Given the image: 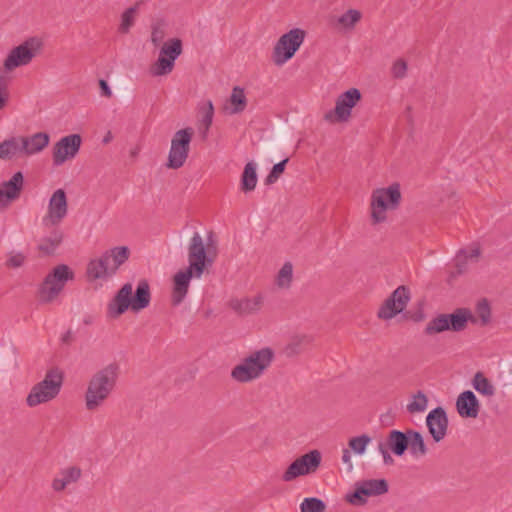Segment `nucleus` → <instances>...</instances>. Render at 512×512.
Returning a JSON list of instances; mask_svg holds the SVG:
<instances>
[{
	"label": "nucleus",
	"mask_w": 512,
	"mask_h": 512,
	"mask_svg": "<svg viewBox=\"0 0 512 512\" xmlns=\"http://www.w3.org/2000/svg\"><path fill=\"white\" fill-rule=\"evenodd\" d=\"M119 377V366L110 363L96 371L89 379L84 392L85 409L96 412L105 406L115 391Z\"/></svg>",
	"instance_id": "f257e3e1"
},
{
	"label": "nucleus",
	"mask_w": 512,
	"mask_h": 512,
	"mask_svg": "<svg viewBox=\"0 0 512 512\" xmlns=\"http://www.w3.org/2000/svg\"><path fill=\"white\" fill-rule=\"evenodd\" d=\"M150 299L149 285L146 281L139 282L134 296L132 284L126 283L108 303L107 316L117 319L128 309L138 312L149 305Z\"/></svg>",
	"instance_id": "f03ea898"
},
{
	"label": "nucleus",
	"mask_w": 512,
	"mask_h": 512,
	"mask_svg": "<svg viewBox=\"0 0 512 512\" xmlns=\"http://www.w3.org/2000/svg\"><path fill=\"white\" fill-rule=\"evenodd\" d=\"M402 201L401 185L393 182L372 190L369 198V217L373 225L385 223L388 214L397 210Z\"/></svg>",
	"instance_id": "7ed1b4c3"
},
{
	"label": "nucleus",
	"mask_w": 512,
	"mask_h": 512,
	"mask_svg": "<svg viewBox=\"0 0 512 512\" xmlns=\"http://www.w3.org/2000/svg\"><path fill=\"white\" fill-rule=\"evenodd\" d=\"M274 353L270 348H262L250 353L231 370V378L238 383H249L260 378L271 365Z\"/></svg>",
	"instance_id": "20e7f679"
},
{
	"label": "nucleus",
	"mask_w": 512,
	"mask_h": 512,
	"mask_svg": "<svg viewBox=\"0 0 512 512\" xmlns=\"http://www.w3.org/2000/svg\"><path fill=\"white\" fill-rule=\"evenodd\" d=\"M63 385V373L58 368L48 370L40 382L36 383L26 397L29 407H36L53 401L59 395Z\"/></svg>",
	"instance_id": "39448f33"
},
{
	"label": "nucleus",
	"mask_w": 512,
	"mask_h": 512,
	"mask_svg": "<svg viewBox=\"0 0 512 512\" xmlns=\"http://www.w3.org/2000/svg\"><path fill=\"white\" fill-rule=\"evenodd\" d=\"M307 31L300 27H294L283 33L274 43L271 60L277 67L288 63L304 44Z\"/></svg>",
	"instance_id": "423d86ee"
},
{
	"label": "nucleus",
	"mask_w": 512,
	"mask_h": 512,
	"mask_svg": "<svg viewBox=\"0 0 512 512\" xmlns=\"http://www.w3.org/2000/svg\"><path fill=\"white\" fill-rule=\"evenodd\" d=\"M183 44L179 38H170L160 45L157 60L151 64L149 73L153 77H161L170 74L175 61L182 54Z\"/></svg>",
	"instance_id": "0eeeda50"
},
{
	"label": "nucleus",
	"mask_w": 512,
	"mask_h": 512,
	"mask_svg": "<svg viewBox=\"0 0 512 512\" xmlns=\"http://www.w3.org/2000/svg\"><path fill=\"white\" fill-rule=\"evenodd\" d=\"M74 278V273L65 264L56 266L44 279L39 297L43 302H51L61 293L66 283Z\"/></svg>",
	"instance_id": "6e6552de"
},
{
	"label": "nucleus",
	"mask_w": 512,
	"mask_h": 512,
	"mask_svg": "<svg viewBox=\"0 0 512 512\" xmlns=\"http://www.w3.org/2000/svg\"><path fill=\"white\" fill-rule=\"evenodd\" d=\"M194 135L191 127L176 131L171 139L166 167L179 169L184 166L190 152V144Z\"/></svg>",
	"instance_id": "1a4fd4ad"
},
{
	"label": "nucleus",
	"mask_w": 512,
	"mask_h": 512,
	"mask_svg": "<svg viewBox=\"0 0 512 512\" xmlns=\"http://www.w3.org/2000/svg\"><path fill=\"white\" fill-rule=\"evenodd\" d=\"M69 205L66 191L58 188L49 197L45 214L41 224L45 229L59 227L68 216Z\"/></svg>",
	"instance_id": "9d476101"
},
{
	"label": "nucleus",
	"mask_w": 512,
	"mask_h": 512,
	"mask_svg": "<svg viewBox=\"0 0 512 512\" xmlns=\"http://www.w3.org/2000/svg\"><path fill=\"white\" fill-rule=\"evenodd\" d=\"M361 97V92L357 88H350L341 93L336 98L334 109L325 113L324 120L329 123L347 122L351 117L353 108L360 102Z\"/></svg>",
	"instance_id": "9b49d317"
},
{
	"label": "nucleus",
	"mask_w": 512,
	"mask_h": 512,
	"mask_svg": "<svg viewBox=\"0 0 512 512\" xmlns=\"http://www.w3.org/2000/svg\"><path fill=\"white\" fill-rule=\"evenodd\" d=\"M188 268L194 271V277L200 278L207 266L213 263L200 233L195 232L188 245Z\"/></svg>",
	"instance_id": "f8f14e48"
},
{
	"label": "nucleus",
	"mask_w": 512,
	"mask_h": 512,
	"mask_svg": "<svg viewBox=\"0 0 512 512\" xmlns=\"http://www.w3.org/2000/svg\"><path fill=\"white\" fill-rule=\"evenodd\" d=\"M40 47L41 42L38 39L32 38L13 48L4 61V69L6 71H13L18 67L28 65L38 54Z\"/></svg>",
	"instance_id": "ddd939ff"
},
{
	"label": "nucleus",
	"mask_w": 512,
	"mask_h": 512,
	"mask_svg": "<svg viewBox=\"0 0 512 512\" xmlns=\"http://www.w3.org/2000/svg\"><path fill=\"white\" fill-rule=\"evenodd\" d=\"M321 463V453L312 450L293 461L282 475L285 482L315 472Z\"/></svg>",
	"instance_id": "4468645a"
},
{
	"label": "nucleus",
	"mask_w": 512,
	"mask_h": 512,
	"mask_svg": "<svg viewBox=\"0 0 512 512\" xmlns=\"http://www.w3.org/2000/svg\"><path fill=\"white\" fill-rule=\"evenodd\" d=\"M82 144L79 134H70L60 138L52 148V162L54 166H61L73 160L78 154Z\"/></svg>",
	"instance_id": "2eb2a0df"
},
{
	"label": "nucleus",
	"mask_w": 512,
	"mask_h": 512,
	"mask_svg": "<svg viewBox=\"0 0 512 512\" xmlns=\"http://www.w3.org/2000/svg\"><path fill=\"white\" fill-rule=\"evenodd\" d=\"M410 300V291L405 286H399L380 306L377 316L382 320H391L401 313Z\"/></svg>",
	"instance_id": "dca6fc26"
},
{
	"label": "nucleus",
	"mask_w": 512,
	"mask_h": 512,
	"mask_svg": "<svg viewBox=\"0 0 512 512\" xmlns=\"http://www.w3.org/2000/svg\"><path fill=\"white\" fill-rule=\"evenodd\" d=\"M24 183V175L21 171L15 172L10 179L0 183V212L6 211L19 200Z\"/></svg>",
	"instance_id": "f3484780"
},
{
	"label": "nucleus",
	"mask_w": 512,
	"mask_h": 512,
	"mask_svg": "<svg viewBox=\"0 0 512 512\" xmlns=\"http://www.w3.org/2000/svg\"><path fill=\"white\" fill-rule=\"evenodd\" d=\"M387 491L388 484L384 479L365 480L356 485L349 501L353 504L364 503L368 497L382 495Z\"/></svg>",
	"instance_id": "a211bd4d"
},
{
	"label": "nucleus",
	"mask_w": 512,
	"mask_h": 512,
	"mask_svg": "<svg viewBox=\"0 0 512 512\" xmlns=\"http://www.w3.org/2000/svg\"><path fill=\"white\" fill-rule=\"evenodd\" d=\"M82 476L80 467L71 465L61 468L51 481V488L54 492L60 493L70 486L76 484Z\"/></svg>",
	"instance_id": "6ab92c4d"
},
{
	"label": "nucleus",
	"mask_w": 512,
	"mask_h": 512,
	"mask_svg": "<svg viewBox=\"0 0 512 512\" xmlns=\"http://www.w3.org/2000/svg\"><path fill=\"white\" fill-rule=\"evenodd\" d=\"M426 425L434 441H441L446 435L448 426V419L444 409L438 407L431 410L426 417Z\"/></svg>",
	"instance_id": "aec40b11"
},
{
	"label": "nucleus",
	"mask_w": 512,
	"mask_h": 512,
	"mask_svg": "<svg viewBox=\"0 0 512 512\" xmlns=\"http://www.w3.org/2000/svg\"><path fill=\"white\" fill-rule=\"evenodd\" d=\"M456 410L462 418H477L480 412V402L476 395L466 390L456 399Z\"/></svg>",
	"instance_id": "412c9836"
},
{
	"label": "nucleus",
	"mask_w": 512,
	"mask_h": 512,
	"mask_svg": "<svg viewBox=\"0 0 512 512\" xmlns=\"http://www.w3.org/2000/svg\"><path fill=\"white\" fill-rule=\"evenodd\" d=\"M21 139L22 154L32 156L41 153L50 143V136L46 132H37L29 136H19Z\"/></svg>",
	"instance_id": "4be33fe9"
},
{
	"label": "nucleus",
	"mask_w": 512,
	"mask_h": 512,
	"mask_svg": "<svg viewBox=\"0 0 512 512\" xmlns=\"http://www.w3.org/2000/svg\"><path fill=\"white\" fill-rule=\"evenodd\" d=\"M362 19V13L358 9H348L340 15L331 17L332 26L341 33L352 32Z\"/></svg>",
	"instance_id": "5701e85b"
},
{
	"label": "nucleus",
	"mask_w": 512,
	"mask_h": 512,
	"mask_svg": "<svg viewBox=\"0 0 512 512\" xmlns=\"http://www.w3.org/2000/svg\"><path fill=\"white\" fill-rule=\"evenodd\" d=\"M480 254V248L477 245H472L460 250L454 258L455 267L457 269L456 274L466 272L472 264L477 263Z\"/></svg>",
	"instance_id": "b1692460"
},
{
	"label": "nucleus",
	"mask_w": 512,
	"mask_h": 512,
	"mask_svg": "<svg viewBox=\"0 0 512 512\" xmlns=\"http://www.w3.org/2000/svg\"><path fill=\"white\" fill-rule=\"evenodd\" d=\"M192 277H194V271L189 268L175 274L172 293V301L174 305L180 304L185 298Z\"/></svg>",
	"instance_id": "393cba45"
},
{
	"label": "nucleus",
	"mask_w": 512,
	"mask_h": 512,
	"mask_svg": "<svg viewBox=\"0 0 512 512\" xmlns=\"http://www.w3.org/2000/svg\"><path fill=\"white\" fill-rule=\"evenodd\" d=\"M247 97L243 88L235 86L224 106L229 115L242 113L247 107Z\"/></svg>",
	"instance_id": "a878e982"
},
{
	"label": "nucleus",
	"mask_w": 512,
	"mask_h": 512,
	"mask_svg": "<svg viewBox=\"0 0 512 512\" xmlns=\"http://www.w3.org/2000/svg\"><path fill=\"white\" fill-rule=\"evenodd\" d=\"M447 316L449 329L455 332L464 330L468 322H477L471 311L466 308L456 309L453 313L447 314Z\"/></svg>",
	"instance_id": "bb28decb"
},
{
	"label": "nucleus",
	"mask_w": 512,
	"mask_h": 512,
	"mask_svg": "<svg viewBox=\"0 0 512 512\" xmlns=\"http://www.w3.org/2000/svg\"><path fill=\"white\" fill-rule=\"evenodd\" d=\"M114 272L110 269L109 262L102 255L97 259L89 262L87 267V275L90 280L107 279Z\"/></svg>",
	"instance_id": "cd10ccee"
},
{
	"label": "nucleus",
	"mask_w": 512,
	"mask_h": 512,
	"mask_svg": "<svg viewBox=\"0 0 512 512\" xmlns=\"http://www.w3.org/2000/svg\"><path fill=\"white\" fill-rule=\"evenodd\" d=\"M49 230V235L44 236L38 245L39 251L45 255H52L63 240V232L59 227L50 228Z\"/></svg>",
	"instance_id": "c85d7f7f"
},
{
	"label": "nucleus",
	"mask_w": 512,
	"mask_h": 512,
	"mask_svg": "<svg viewBox=\"0 0 512 512\" xmlns=\"http://www.w3.org/2000/svg\"><path fill=\"white\" fill-rule=\"evenodd\" d=\"M22 154L21 139L19 136H11L0 143V160L10 161Z\"/></svg>",
	"instance_id": "c756f323"
},
{
	"label": "nucleus",
	"mask_w": 512,
	"mask_h": 512,
	"mask_svg": "<svg viewBox=\"0 0 512 512\" xmlns=\"http://www.w3.org/2000/svg\"><path fill=\"white\" fill-rule=\"evenodd\" d=\"M103 256L109 262L110 269L115 274L118 268L128 260L130 250L126 246H117L106 251Z\"/></svg>",
	"instance_id": "7c9ffc66"
},
{
	"label": "nucleus",
	"mask_w": 512,
	"mask_h": 512,
	"mask_svg": "<svg viewBox=\"0 0 512 512\" xmlns=\"http://www.w3.org/2000/svg\"><path fill=\"white\" fill-rule=\"evenodd\" d=\"M258 182L257 164L253 161L248 162L241 175L240 188L244 193L254 191Z\"/></svg>",
	"instance_id": "2f4dec72"
},
{
	"label": "nucleus",
	"mask_w": 512,
	"mask_h": 512,
	"mask_svg": "<svg viewBox=\"0 0 512 512\" xmlns=\"http://www.w3.org/2000/svg\"><path fill=\"white\" fill-rule=\"evenodd\" d=\"M472 387L482 396L491 398L496 393L493 383L482 373L476 372L471 380Z\"/></svg>",
	"instance_id": "473e14b6"
},
{
	"label": "nucleus",
	"mask_w": 512,
	"mask_h": 512,
	"mask_svg": "<svg viewBox=\"0 0 512 512\" xmlns=\"http://www.w3.org/2000/svg\"><path fill=\"white\" fill-rule=\"evenodd\" d=\"M387 444L395 455H403L408 448V433L404 434L401 431L392 430L389 433Z\"/></svg>",
	"instance_id": "72a5a7b5"
},
{
	"label": "nucleus",
	"mask_w": 512,
	"mask_h": 512,
	"mask_svg": "<svg viewBox=\"0 0 512 512\" xmlns=\"http://www.w3.org/2000/svg\"><path fill=\"white\" fill-rule=\"evenodd\" d=\"M294 277L293 264L285 262L275 276V285L280 290L290 289Z\"/></svg>",
	"instance_id": "f704fd0d"
},
{
	"label": "nucleus",
	"mask_w": 512,
	"mask_h": 512,
	"mask_svg": "<svg viewBox=\"0 0 512 512\" xmlns=\"http://www.w3.org/2000/svg\"><path fill=\"white\" fill-rule=\"evenodd\" d=\"M140 3H136L134 6L127 8L120 17V24L118 31L121 34H127L130 29L134 26L139 9Z\"/></svg>",
	"instance_id": "c9c22d12"
},
{
	"label": "nucleus",
	"mask_w": 512,
	"mask_h": 512,
	"mask_svg": "<svg viewBox=\"0 0 512 512\" xmlns=\"http://www.w3.org/2000/svg\"><path fill=\"white\" fill-rule=\"evenodd\" d=\"M262 303L261 296H255L253 298H244L240 301L233 303V308L240 313L250 314L258 311Z\"/></svg>",
	"instance_id": "e433bc0d"
},
{
	"label": "nucleus",
	"mask_w": 512,
	"mask_h": 512,
	"mask_svg": "<svg viewBox=\"0 0 512 512\" xmlns=\"http://www.w3.org/2000/svg\"><path fill=\"white\" fill-rule=\"evenodd\" d=\"M408 447L414 456H423L427 452L423 437L417 431H408Z\"/></svg>",
	"instance_id": "4c0bfd02"
},
{
	"label": "nucleus",
	"mask_w": 512,
	"mask_h": 512,
	"mask_svg": "<svg viewBox=\"0 0 512 512\" xmlns=\"http://www.w3.org/2000/svg\"><path fill=\"white\" fill-rule=\"evenodd\" d=\"M448 330H450L449 323H448V316H447V314H440L428 322V324L425 328V333L428 335H433V334L442 333V332H445Z\"/></svg>",
	"instance_id": "58836bf2"
},
{
	"label": "nucleus",
	"mask_w": 512,
	"mask_h": 512,
	"mask_svg": "<svg viewBox=\"0 0 512 512\" xmlns=\"http://www.w3.org/2000/svg\"><path fill=\"white\" fill-rule=\"evenodd\" d=\"M428 405V399L426 395L418 391L416 394H414L409 403L407 404V411L409 413H421L424 412L427 409Z\"/></svg>",
	"instance_id": "ea45409f"
},
{
	"label": "nucleus",
	"mask_w": 512,
	"mask_h": 512,
	"mask_svg": "<svg viewBox=\"0 0 512 512\" xmlns=\"http://www.w3.org/2000/svg\"><path fill=\"white\" fill-rule=\"evenodd\" d=\"M370 443L371 437L363 434L360 436L352 437L348 442V448L357 455H363Z\"/></svg>",
	"instance_id": "a19ab883"
},
{
	"label": "nucleus",
	"mask_w": 512,
	"mask_h": 512,
	"mask_svg": "<svg viewBox=\"0 0 512 512\" xmlns=\"http://www.w3.org/2000/svg\"><path fill=\"white\" fill-rule=\"evenodd\" d=\"M325 508V503L315 497L305 498L300 504L301 512H324Z\"/></svg>",
	"instance_id": "79ce46f5"
},
{
	"label": "nucleus",
	"mask_w": 512,
	"mask_h": 512,
	"mask_svg": "<svg viewBox=\"0 0 512 512\" xmlns=\"http://www.w3.org/2000/svg\"><path fill=\"white\" fill-rule=\"evenodd\" d=\"M166 35H167L166 26L163 23H155L152 26L150 38H151L152 44L155 47L160 46L161 44H163L165 42L164 39H165Z\"/></svg>",
	"instance_id": "37998d69"
},
{
	"label": "nucleus",
	"mask_w": 512,
	"mask_h": 512,
	"mask_svg": "<svg viewBox=\"0 0 512 512\" xmlns=\"http://www.w3.org/2000/svg\"><path fill=\"white\" fill-rule=\"evenodd\" d=\"M476 315L480 320L481 325H486L489 323L491 318V310L486 300H481L477 303Z\"/></svg>",
	"instance_id": "c03bdc74"
},
{
	"label": "nucleus",
	"mask_w": 512,
	"mask_h": 512,
	"mask_svg": "<svg viewBox=\"0 0 512 512\" xmlns=\"http://www.w3.org/2000/svg\"><path fill=\"white\" fill-rule=\"evenodd\" d=\"M287 162H288V159L286 158L283 161H281L273 166L272 170L270 171V173L267 175V177L265 179L266 184H273L279 179L280 175L285 170V166H286Z\"/></svg>",
	"instance_id": "a18cd8bd"
},
{
	"label": "nucleus",
	"mask_w": 512,
	"mask_h": 512,
	"mask_svg": "<svg viewBox=\"0 0 512 512\" xmlns=\"http://www.w3.org/2000/svg\"><path fill=\"white\" fill-rule=\"evenodd\" d=\"M201 112H202V123L205 125L206 129H208L210 127V125L212 124V121H213V116H214V107H213V103L212 101H207L202 107H201Z\"/></svg>",
	"instance_id": "49530a36"
},
{
	"label": "nucleus",
	"mask_w": 512,
	"mask_h": 512,
	"mask_svg": "<svg viewBox=\"0 0 512 512\" xmlns=\"http://www.w3.org/2000/svg\"><path fill=\"white\" fill-rule=\"evenodd\" d=\"M26 260V256L21 252H11L8 255L6 264L11 268H19L21 267Z\"/></svg>",
	"instance_id": "de8ad7c7"
},
{
	"label": "nucleus",
	"mask_w": 512,
	"mask_h": 512,
	"mask_svg": "<svg viewBox=\"0 0 512 512\" xmlns=\"http://www.w3.org/2000/svg\"><path fill=\"white\" fill-rule=\"evenodd\" d=\"M407 63L403 59H398L392 66V74L396 78H402L406 75Z\"/></svg>",
	"instance_id": "09e8293b"
},
{
	"label": "nucleus",
	"mask_w": 512,
	"mask_h": 512,
	"mask_svg": "<svg viewBox=\"0 0 512 512\" xmlns=\"http://www.w3.org/2000/svg\"><path fill=\"white\" fill-rule=\"evenodd\" d=\"M351 450L349 448H345L342 451V462L347 466L348 470L351 471L353 469L352 463V455Z\"/></svg>",
	"instance_id": "8fccbe9b"
},
{
	"label": "nucleus",
	"mask_w": 512,
	"mask_h": 512,
	"mask_svg": "<svg viewBox=\"0 0 512 512\" xmlns=\"http://www.w3.org/2000/svg\"><path fill=\"white\" fill-rule=\"evenodd\" d=\"M378 451L379 453L382 455L383 457V461L386 465H390L393 463V458L391 457V455L388 453L387 451V448L385 446V444L383 443H379L378 445Z\"/></svg>",
	"instance_id": "3c124183"
},
{
	"label": "nucleus",
	"mask_w": 512,
	"mask_h": 512,
	"mask_svg": "<svg viewBox=\"0 0 512 512\" xmlns=\"http://www.w3.org/2000/svg\"><path fill=\"white\" fill-rule=\"evenodd\" d=\"M5 69H0V92H9L8 91V85H9V78L6 75Z\"/></svg>",
	"instance_id": "603ef678"
},
{
	"label": "nucleus",
	"mask_w": 512,
	"mask_h": 512,
	"mask_svg": "<svg viewBox=\"0 0 512 512\" xmlns=\"http://www.w3.org/2000/svg\"><path fill=\"white\" fill-rule=\"evenodd\" d=\"M9 99H10L9 92H3V93L0 92V111L3 110L7 106Z\"/></svg>",
	"instance_id": "864d4df0"
},
{
	"label": "nucleus",
	"mask_w": 512,
	"mask_h": 512,
	"mask_svg": "<svg viewBox=\"0 0 512 512\" xmlns=\"http://www.w3.org/2000/svg\"><path fill=\"white\" fill-rule=\"evenodd\" d=\"M100 87L104 96L110 97L112 95V91L105 80H100Z\"/></svg>",
	"instance_id": "5fc2aeb1"
},
{
	"label": "nucleus",
	"mask_w": 512,
	"mask_h": 512,
	"mask_svg": "<svg viewBox=\"0 0 512 512\" xmlns=\"http://www.w3.org/2000/svg\"><path fill=\"white\" fill-rule=\"evenodd\" d=\"M139 152H140V147L135 146L130 149L129 154L132 158H136L138 156Z\"/></svg>",
	"instance_id": "6e6d98bb"
},
{
	"label": "nucleus",
	"mask_w": 512,
	"mask_h": 512,
	"mask_svg": "<svg viewBox=\"0 0 512 512\" xmlns=\"http://www.w3.org/2000/svg\"><path fill=\"white\" fill-rule=\"evenodd\" d=\"M112 136H111V133H108L104 139H103V142L104 143H108L110 140H111Z\"/></svg>",
	"instance_id": "4d7b16f0"
},
{
	"label": "nucleus",
	"mask_w": 512,
	"mask_h": 512,
	"mask_svg": "<svg viewBox=\"0 0 512 512\" xmlns=\"http://www.w3.org/2000/svg\"><path fill=\"white\" fill-rule=\"evenodd\" d=\"M510 374L512 375V368L510 369Z\"/></svg>",
	"instance_id": "13d9d810"
}]
</instances>
